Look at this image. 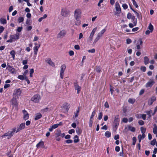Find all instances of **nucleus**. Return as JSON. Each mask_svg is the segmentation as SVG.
<instances>
[{
    "mask_svg": "<svg viewBox=\"0 0 157 157\" xmlns=\"http://www.w3.org/2000/svg\"><path fill=\"white\" fill-rule=\"evenodd\" d=\"M16 128H13L12 129V131H8V132L5 133L2 136V138L5 137H7V139H9L14 134V132L16 131Z\"/></svg>",
    "mask_w": 157,
    "mask_h": 157,
    "instance_id": "nucleus-1",
    "label": "nucleus"
},
{
    "mask_svg": "<svg viewBox=\"0 0 157 157\" xmlns=\"http://www.w3.org/2000/svg\"><path fill=\"white\" fill-rule=\"evenodd\" d=\"M21 93V91L20 88L15 89L13 91V96L18 98Z\"/></svg>",
    "mask_w": 157,
    "mask_h": 157,
    "instance_id": "nucleus-2",
    "label": "nucleus"
},
{
    "mask_svg": "<svg viewBox=\"0 0 157 157\" xmlns=\"http://www.w3.org/2000/svg\"><path fill=\"white\" fill-rule=\"evenodd\" d=\"M106 29H104L102 30L100 32H99L97 35V37L94 40V42L93 44H95L96 42L100 38V37L102 36V35L105 32Z\"/></svg>",
    "mask_w": 157,
    "mask_h": 157,
    "instance_id": "nucleus-3",
    "label": "nucleus"
},
{
    "mask_svg": "<svg viewBox=\"0 0 157 157\" xmlns=\"http://www.w3.org/2000/svg\"><path fill=\"white\" fill-rule=\"evenodd\" d=\"M120 121V119L119 116L118 115H116L115 117V118L113 124L114 125V128L116 129L117 128Z\"/></svg>",
    "mask_w": 157,
    "mask_h": 157,
    "instance_id": "nucleus-4",
    "label": "nucleus"
},
{
    "mask_svg": "<svg viewBox=\"0 0 157 157\" xmlns=\"http://www.w3.org/2000/svg\"><path fill=\"white\" fill-rule=\"evenodd\" d=\"M81 15V10L79 9L75 10V17L77 21H79Z\"/></svg>",
    "mask_w": 157,
    "mask_h": 157,
    "instance_id": "nucleus-5",
    "label": "nucleus"
},
{
    "mask_svg": "<svg viewBox=\"0 0 157 157\" xmlns=\"http://www.w3.org/2000/svg\"><path fill=\"white\" fill-rule=\"evenodd\" d=\"M6 69L11 74H16L17 73V71L15 69L13 66L9 65L8 64L7 65Z\"/></svg>",
    "mask_w": 157,
    "mask_h": 157,
    "instance_id": "nucleus-6",
    "label": "nucleus"
},
{
    "mask_svg": "<svg viewBox=\"0 0 157 157\" xmlns=\"http://www.w3.org/2000/svg\"><path fill=\"white\" fill-rule=\"evenodd\" d=\"M66 68V66L65 64H63L60 67V78L63 79L64 75V72Z\"/></svg>",
    "mask_w": 157,
    "mask_h": 157,
    "instance_id": "nucleus-7",
    "label": "nucleus"
},
{
    "mask_svg": "<svg viewBox=\"0 0 157 157\" xmlns=\"http://www.w3.org/2000/svg\"><path fill=\"white\" fill-rule=\"evenodd\" d=\"M40 96L38 94L34 95L31 98V100L35 102L38 103L39 102L40 99Z\"/></svg>",
    "mask_w": 157,
    "mask_h": 157,
    "instance_id": "nucleus-8",
    "label": "nucleus"
},
{
    "mask_svg": "<svg viewBox=\"0 0 157 157\" xmlns=\"http://www.w3.org/2000/svg\"><path fill=\"white\" fill-rule=\"evenodd\" d=\"M115 7L117 13H121V9L120 5L118 2H116Z\"/></svg>",
    "mask_w": 157,
    "mask_h": 157,
    "instance_id": "nucleus-9",
    "label": "nucleus"
},
{
    "mask_svg": "<svg viewBox=\"0 0 157 157\" xmlns=\"http://www.w3.org/2000/svg\"><path fill=\"white\" fill-rule=\"evenodd\" d=\"M35 45L33 48L34 53L35 55H36L38 49L40 47V44L36 43H35Z\"/></svg>",
    "mask_w": 157,
    "mask_h": 157,
    "instance_id": "nucleus-10",
    "label": "nucleus"
},
{
    "mask_svg": "<svg viewBox=\"0 0 157 157\" xmlns=\"http://www.w3.org/2000/svg\"><path fill=\"white\" fill-rule=\"evenodd\" d=\"M69 13L68 11L66 10L65 9H62L61 11V15L64 17L67 16Z\"/></svg>",
    "mask_w": 157,
    "mask_h": 157,
    "instance_id": "nucleus-11",
    "label": "nucleus"
},
{
    "mask_svg": "<svg viewBox=\"0 0 157 157\" xmlns=\"http://www.w3.org/2000/svg\"><path fill=\"white\" fill-rule=\"evenodd\" d=\"M20 34L17 33L14 35H11L10 36V38H12L13 41L17 40L19 38Z\"/></svg>",
    "mask_w": 157,
    "mask_h": 157,
    "instance_id": "nucleus-12",
    "label": "nucleus"
},
{
    "mask_svg": "<svg viewBox=\"0 0 157 157\" xmlns=\"http://www.w3.org/2000/svg\"><path fill=\"white\" fill-rule=\"evenodd\" d=\"M25 127V124L24 123L21 124L17 128L16 130V132L17 133L19 132L21 130L24 129Z\"/></svg>",
    "mask_w": 157,
    "mask_h": 157,
    "instance_id": "nucleus-13",
    "label": "nucleus"
},
{
    "mask_svg": "<svg viewBox=\"0 0 157 157\" xmlns=\"http://www.w3.org/2000/svg\"><path fill=\"white\" fill-rule=\"evenodd\" d=\"M23 113V119L26 121L29 119V115L27 111L25 109L22 111Z\"/></svg>",
    "mask_w": 157,
    "mask_h": 157,
    "instance_id": "nucleus-14",
    "label": "nucleus"
},
{
    "mask_svg": "<svg viewBox=\"0 0 157 157\" xmlns=\"http://www.w3.org/2000/svg\"><path fill=\"white\" fill-rule=\"evenodd\" d=\"M155 83V82L153 80H150L148 81L146 84V87L147 88H151Z\"/></svg>",
    "mask_w": 157,
    "mask_h": 157,
    "instance_id": "nucleus-15",
    "label": "nucleus"
},
{
    "mask_svg": "<svg viewBox=\"0 0 157 157\" xmlns=\"http://www.w3.org/2000/svg\"><path fill=\"white\" fill-rule=\"evenodd\" d=\"M74 85L75 90H77V93L78 94H79V92L81 90V87L79 86L77 82H75L74 83Z\"/></svg>",
    "mask_w": 157,
    "mask_h": 157,
    "instance_id": "nucleus-16",
    "label": "nucleus"
},
{
    "mask_svg": "<svg viewBox=\"0 0 157 157\" xmlns=\"http://www.w3.org/2000/svg\"><path fill=\"white\" fill-rule=\"evenodd\" d=\"M55 135L56 136L59 137L60 136L61 138H63L65 136V134L64 133H62L61 131L59 130L57 131V132L55 133Z\"/></svg>",
    "mask_w": 157,
    "mask_h": 157,
    "instance_id": "nucleus-17",
    "label": "nucleus"
},
{
    "mask_svg": "<svg viewBox=\"0 0 157 157\" xmlns=\"http://www.w3.org/2000/svg\"><path fill=\"white\" fill-rule=\"evenodd\" d=\"M66 32L64 30H62L60 32L58 35V38H60L66 35Z\"/></svg>",
    "mask_w": 157,
    "mask_h": 157,
    "instance_id": "nucleus-18",
    "label": "nucleus"
},
{
    "mask_svg": "<svg viewBox=\"0 0 157 157\" xmlns=\"http://www.w3.org/2000/svg\"><path fill=\"white\" fill-rule=\"evenodd\" d=\"M156 98L155 96L152 97L148 101V104L149 105H151L156 100Z\"/></svg>",
    "mask_w": 157,
    "mask_h": 157,
    "instance_id": "nucleus-19",
    "label": "nucleus"
},
{
    "mask_svg": "<svg viewBox=\"0 0 157 157\" xmlns=\"http://www.w3.org/2000/svg\"><path fill=\"white\" fill-rule=\"evenodd\" d=\"M17 98L13 96V98L11 100V102L12 104L14 105H17Z\"/></svg>",
    "mask_w": 157,
    "mask_h": 157,
    "instance_id": "nucleus-20",
    "label": "nucleus"
},
{
    "mask_svg": "<svg viewBox=\"0 0 157 157\" xmlns=\"http://www.w3.org/2000/svg\"><path fill=\"white\" fill-rule=\"evenodd\" d=\"M47 61L48 63L50 65L53 67H55V65L54 63L50 59H48Z\"/></svg>",
    "mask_w": 157,
    "mask_h": 157,
    "instance_id": "nucleus-21",
    "label": "nucleus"
},
{
    "mask_svg": "<svg viewBox=\"0 0 157 157\" xmlns=\"http://www.w3.org/2000/svg\"><path fill=\"white\" fill-rule=\"evenodd\" d=\"M42 115L40 113H38L36 114L35 117V120L36 121L40 118L42 117Z\"/></svg>",
    "mask_w": 157,
    "mask_h": 157,
    "instance_id": "nucleus-22",
    "label": "nucleus"
},
{
    "mask_svg": "<svg viewBox=\"0 0 157 157\" xmlns=\"http://www.w3.org/2000/svg\"><path fill=\"white\" fill-rule=\"evenodd\" d=\"M44 146V142L43 141H40L36 145V147L37 148H39L40 147H43Z\"/></svg>",
    "mask_w": 157,
    "mask_h": 157,
    "instance_id": "nucleus-23",
    "label": "nucleus"
},
{
    "mask_svg": "<svg viewBox=\"0 0 157 157\" xmlns=\"http://www.w3.org/2000/svg\"><path fill=\"white\" fill-rule=\"evenodd\" d=\"M76 132L78 135H79L82 133V130L81 128L77 127L76 129Z\"/></svg>",
    "mask_w": 157,
    "mask_h": 157,
    "instance_id": "nucleus-24",
    "label": "nucleus"
},
{
    "mask_svg": "<svg viewBox=\"0 0 157 157\" xmlns=\"http://www.w3.org/2000/svg\"><path fill=\"white\" fill-rule=\"evenodd\" d=\"M144 63L145 65H147L149 63V59L147 56H145L144 58Z\"/></svg>",
    "mask_w": 157,
    "mask_h": 157,
    "instance_id": "nucleus-25",
    "label": "nucleus"
},
{
    "mask_svg": "<svg viewBox=\"0 0 157 157\" xmlns=\"http://www.w3.org/2000/svg\"><path fill=\"white\" fill-rule=\"evenodd\" d=\"M137 24V20H136V21H134L133 22V24L130 23L129 24V26L131 28H133L134 26H135Z\"/></svg>",
    "mask_w": 157,
    "mask_h": 157,
    "instance_id": "nucleus-26",
    "label": "nucleus"
},
{
    "mask_svg": "<svg viewBox=\"0 0 157 157\" xmlns=\"http://www.w3.org/2000/svg\"><path fill=\"white\" fill-rule=\"evenodd\" d=\"M64 105L63 106V108L64 109H65L66 111L67 112L68 111V110L69 109V105L67 103H64Z\"/></svg>",
    "mask_w": 157,
    "mask_h": 157,
    "instance_id": "nucleus-27",
    "label": "nucleus"
},
{
    "mask_svg": "<svg viewBox=\"0 0 157 157\" xmlns=\"http://www.w3.org/2000/svg\"><path fill=\"white\" fill-rule=\"evenodd\" d=\"M146 113L147 115L149 117H150L151 116V114H152V111L151 110H150L149 111H146L144 112Z\"/></svg>",
    "mask_w": 157,
    "mask_h": 157,
    "instance_id": "nucleus-28",
    "label": "nucleus"
},
{
    "mask_svg": "<svg viewBox=\"0 0 157 157\" xmlns=\"http://www.w3.org/2000/svg\"><path fill=\"white\" fill-rule=\"evenodd\" d=\"M79 141L78 137L77 135H75L74 137V142L75 143H77Z\"/></svg>",
    "mask_w": 157,
    "mask_h": 157,
    "instance_id": "nucleus-29",
    "label": "nucleus"
},
{
    "mask_svg": "<svg viewBox=\"0 0 157 157\" xmlns=\"http://www.w3.org/2000/svg\"><path fill=\"white\" fill-rule=\"evenodd\" d=\"M153 132L154 134L157 133V126L155 124L153 125Z\"/></svg>",
    "mask_w": 157,
    "mask_h": 157,
    "instance_id": "nucleus-30",
    "label": "nucleus"
},
{
    "mask_svg": "<svg viewBox=\"0 0 157 157\" xmlns=\"http://www.w3.org/2000/svg\"><path fill=\"white\" fill-rule=\"evenodd\" d=\"M128 129L132 132H134L135 131L136 129L133 127L129 125L128 127Z\"/></svg>",
    "mask_w": 157,
    "mask_h": 157,
    "instance_id": "nucleus-31",
    "label": "nucleus"
},
{
    "mask_svg": "<svg viewBox=\"0 0 157 157\" xmlns=\"http://www.w3.org/2000/svg\"><path fill=\"white\" fill-rule=\"evenodd\" d=\"M79 112V108L78 107L76 110V112L75 113V116L73 117H75V118L77 117L78 115V113Z\"/></svg>",
    "mask_w": 157,
    "mask_h": 157,
    "instance_id": "nucleus-32",
    "label": "nucleus"
},
{
    "mask_svg": "<svg viewBox=\"0 0 157 157\" xmlns=\"http://www.w3.org/2000/svg\"><path fill=\"white\" fill-rule=\"evenodd\" d=\"M15 52L14 50H12L10 52V54L12 56V57L13 58V59H15Z\"/></svg>",
    "mask_w": 157,
    "mask_h": 157,
    "instance_id": "nucleus-33",
    "label": "nucleus"
},
{
    "mask_svg": "<svg viewBox=\"0 0 157 157\" xmlns=\"http://www.w3.org/2000/svg\"><path fill=\"white\" fill-rule=\"evenodd\" d=\"M1 23L2 24H5L6 23V19L4 18H1L0 19Z\"/></svg>",
    "mask_w": 157,
    "mask_h": 157,
    "instance_id": "nucleus-34",
    "label": "nucleus"
},
{
    "mask_svg": "<svg viewBox=\"0 0 157 157\" xmlns=\"http://www.w3.org/2000/svg\"><path fill=\"white\" fill-rule=\"evenodd\" d=\"M105 135L107 138H109L111 136V133L109 131H106L105 133Z\"/></svg>",
    "mask_w": 157,
    "mask_h": 157,
    "instance_id": "nucleus-35",
    "label": "nucleus"
},
{
    "mask_svg": "<svg viewBox=\"0 0 157 157\" xmlns=\"http://www.w3.org/2000/svg\"><path fill=\"white\" fill-rule=\"evenodd\" d=\"M136 101V100L134 99L133 98H129L128 100V101L129 103L133 104Z\"/></svg>",
    "mask_w": 157,
    "mask_h": 157,
    "instance_id": "nucleus-36",
    "label": "nucleus"
},
{
    "mask_svg": "<svg viewBox=\"0 0 157 157\" xmlns=\"http://www.w3.org/2000/svg\"><path fill=\"white\" fill-rule=\"evenodd\" d=\"M148 29L150 30V32L151 33L153 30V26L151 23H150L148 27Z\"/></svg>",
    "mask_w": 157,
    "mask_h": 157,
    "instance_id": "nucleus-37",
    "label": "nucleus"
},
{
    "mask_svg": "<svg viewBox=\"0 0 157 157\" xmlns=\"http://www.w3.org/2000/svg\"><path fill=\"white\" fill-rule=\"evenodd\" d=\"M95 114V110H94L92 112V114L90 118V119L93 120V117Z\"/></svg>",
    "mask_w": 157,
    "mask_h": 157,
    "instance_id": "nucleus-38",
    "label": "nucleus"
},
{
    "mask_svg": "<svg viewBox=\"0 0 157 157\" xmlns=\"http://www.w3.org/2000/svg\"><path fill=\"white\" fill-rule=\"evenodd\" d=\"M143 44V42L141 40H140L139 44H137L136 45V48L138 49H139L140 48V45H142Z\"/></svg>",
    "mask_w": 157,
    "mask_h": 157,
    "instance_id": "nucleus-39",
    "label": "nucleus"
},
{
    "mask_svg": "<svg viewBox=\"0 0 157 157\" xmlns=\"http://www.w3.org/2000/svg\"><path fill=\"white\" fill-rule=\"evenodd\" d=\"M93 36L90 35L89 38L88 39V41L89 43H91V41L93 40Z\"/></svg>",
    "mask_w": 157,
    "mask_h": 157,
    "instance_id": "nucleus-40",
    "label": "nucleus"
},
{
    "mask_svg": "<svg viewBox=\"0 0 157 157\" xmlns=\"http://www.w3.org/2000/svg\"><path fill=\"white\" fill-rule=\"evenodd\" d=\"M132 1L133 5L136 8H138V6L137 4V3L135 0H132Z\"/></svg>",
    "mask_w": 157,
    "mask_h": 157,
    "instance_id": "nucleus-41",
    "label": "nucleus"
},
{
    "mask_svg": "<svg viewBox=\"0 0 157 157\" xmlns=\"http://www.w3.org/2000/svg\"><path fill=\"white\" fill-rule=\"evenodd\" d=\"M156 142V140L155 139H154L151 142V144L152 145L154 146Z\"/></svg>",
    "mask_w": 157,
    "mask_h": 157,
    "instance_id": "nucleus-42",
    "label": "nucleus"
},
{
    "mask_svg": "<svg viewBox=\"0 0 157 157\" xmlns=\"http://www.w3.org/2000/svg\"><path fill=\"white\" fill-rule=\"evenodd\" d=\"M140 130L142 133H145L146 131V129L144 127H142L140 128Z\"/></svg>",
    "mask_w": 157,
    "mask_h": 157,
    "instance_id": "nucleus-43",
    "label": "nucleus"
},
{
    "mask_svg": "<svg viewBox=\"0 0 157 157\" xmlns=\"http://www.w3.org/2000/svg\"><path fill=\"white\" fill-rule=\"evenodd\" d=\"M23 21H24L23 17H19L18 19V21L19 23H21V22H23Z\"/></svg>",
    "mask_w": 157,
    "mask_h": 157,
    "instance_id": "nucleus-44",
    "label": "nucleus"
},
{
    "mask_svg": "<svg viewBox=\"0 0 157 157\" xmlns=\"http://www.w3.org/2000/svg\"><path fill=\"white\" fill-rule=\"evenodd\" d=\"M133 142H132V145H135L136 144V137H133L132 138Z\"/></svg>",
    "mask_w": 157,
    "mask_h": 157,
    "instance_id": "nucleus-45",
    "label": "nucleus"
},
{
    "mask_svg": "<svg viewBox=\"0 0 157 157\" xmlns=\"http://www.w3.org/2000/svg\"><path fill=\"white\" fill-rule=\"evenodd\" d=\"M93 120L90 119L89 121V126L90 127H91L92 126V124L93 123Z\"/></svg>",
    "mask_w": 157,
    "mask_h": 157,
    "instance_id": "nucleus-46",
    "label": "nucleus"
},
{
    "mask_svg": "<svg viewBox=\"0 0 157 157\" xmlns=\"http://www.w3.org/2000/svg\"><path fill=\"white\" fill-rule=\"evenodd\" d=\"M20 80H23L25 79V78L23 75H19L17 77Z\"/></svg>",
    "mask_w": 157,
    "mask_h": 157,
    "instance_id": "nucleus-47",
    "label": "nucleus"
},
{
    "mask_svg": "<svg viewBox=\"0 0 157 157\" xmlns=\"http://www.w3.org/2000/svg\"><path fill=\"white\" fill-rule=\"evenodd\" d=\"M140 70L143 72H145L146 70V68L145 66H142L140 67Z\"/></svg>",
    "mask_w": 157,
    "mask_h": 157,
    "instance_id": "nucleus-48",
    "label": "nucleus"
},
{
    "mask_svg": "<svg viewBox=\"0 0 157 157\" xmlns=\"http://www.w3.org/2000/svg\"><path fill=\"white\" fill-rule=\"evenodd\" d=\"M48 108H44L43 109H42L41 110V112L43 113H44V112H47L48 111Z\"/></svg>",
    "mask_w": 157,
    "mask_h": 157,
    "instance_id": "nucleus-49",
    "label": "nucleus"
},
{
    "mask_svg": "<svg viewBox=\"0 0 157 157\" xmlns=\"http://www.w3.org/2000/svg\"><path fill=\"white\" fill-rule=\"evenodd\" d=\"M102 117V112H100L99 114L98 118L99 120H101V119Z\"/></svg>",
    "mask_w": 157,
    "mask_h": 157,
    "instance_id": "nucleus-50",
    "label": "nucleus"
},
{
    "mask_svg": "<svg viewBox=\"0 0 157 157\" xmlns=\"http://www.w3.org/2000/svg\"><path fill=\"white\" fill-rule=\"evenodd\" d=\"M88 52L89 53H94L95 52V49L93 48L88 50Z\"/></svg>",
    "mask_w": 157,
    "mask_h": 157,
    "instance_id": "nucleus-51",
    "label": "nucleus"
},
{
    "mask_svg": "<svg viewBox=\"0 0 157 157\" xmlns=\"http://www.w3.org/2000/svg\"><path fill=\"white\" fill-rule=\"evenodd\" d=\"M132 16L130 13H128L127 15V18L129 19H131Z\"/></svg>",
    "mask_w": 157,
    "mask_h": 157,
    "instance_id": "nucleus-52",
    "label": "nucleus"
},
{
    "mask_svg": "<svg viewBox=\"0 0 157 157\" xmlns=\"http://www.w3.org/2000/svg\"><path fill=\"white\" fill-rule=\"evenodd\" d=\"M136 15L137 17H138V18L139 19H142V16L141 15L140 16V14L138 13H136Z\"/></svg>",
    "mask_w": 157,
    "mask_h": 157,
    "instance_id": "nucleus-53",
    "label": "nucleus"
},
{
    "mask_svg": "<svg viewBox=\"0 0 157 157\" xmlns=\"http://www.w3.org/2000/svg\"><path fill=\"white\" fill-rule=\"evenodd\" d=\"M122 7L124 10H126L128 8V5L126 4H124L122 5Z\"/></svg>",
    "mask_w": 157,
    "mask_h": 157,
    "instance_id": "nucleus-54",
    "label": "nucleus"
},
{
    "mask_svg": "<svg viewBox=\"0 0 157 157\" xmlns=\"http://www.w3.org/2000/svg\"><path fill=\"white\" fill-rule=\"evenodd\" d=\"M142 118L144 120H145L146 118V114H141Z\"/></svg>",
    "mask_w": 157,
    "mask_h": 157,
    "instance_id": "nucleus-55",
    "label": "nucleus"
},
{
    "mask_svg": "<svg viewBox=\"0 0 157 157\" xmlns=\"http://www.w3.org/2000/svg\"><path fill=\"white\" fill-rule=\"evenodd\" d=\"M65 142L67 144H71V143H72L73 141H72V140H71L69 139V140H67L65 141Z\"/></svg>",
    "mask_w": 157,
    "mask_h": 157,
    "instance_id": "nucleus-56",
    "label": "nucleus"
},
{
    "mask_svg": "<svg viewBox=\"0 0 157 157\" xmlns=\"http://www.w3.org/2000/svg\"><path fill=\"white\" fill-rule=\"evenodd\" d=\"M132 42V40L131 39L128 38L126 40V43L127 44H129Z\"/></svg>",
    "mask_w": 157,
    "mask_h": 157,
    "instance_id": "nucleus-57",
    "label": "nucleus"
},
{
    "mask_svg": "<svg viewBox=\"0 0 157 157\" xmlns=\"http://www.w3.org/2000/svg\"><path fill=\"white\" fill-rule=\"evenodd\" d=\"M139 124L141 125H142L144 124V122L142 120H140L138 121Z\"/></svg>",
    "mask_w": 157,
    "mask_h": 157,
    "instance_id": "nucleus-58",
    "label": "nucleus"
},
{
    "mask_svg": "<svg viewBox=\"0 0 157 157\" xmlns=\"http://www.w3.org/2000/svg\"><path fill=\"white\" fill-rule=\"evenodd\" d=\"M75 132V130L74 129H71L69 130L68 133L70 134H72L73 133H74Z\"/></svg>",
    "mask_w": 157,
    "mask_h": 157,
    "instance_id": "nucleus-59",
    "label": "nucleus"
},
{
    "mask_svg": "<svg viewBox=\"0 0 157 157\" xmlns=\"http://www.w3.org/2000/svg\"><path fill=\"white\" fill-rule=\"evenodd\" d=\"M110 91L111 92V93L112 95L113 94V87H112L111 85L110 86Z\"/></svg>",
    "mask_w": 157,
    "mask_h": 157,
    "instance_id": "nucleus-60",
    "label": "nucleus"
},
{
    "mask_svg": "<svg viewBox=\"0 0 157 157\" xmlns=\"http://www.w3.org/2000/svg\"><path fill=\"white\" fill-rule=\"evenodd\" d=\"M144 89L141 90L139 92V95H142V94H143L144 93Z\"/></svg>",
    "mask_w": 157,
    "mask_h": 157,
    "instance_id": "nucleus-61",
    "label": "nucleus"
},
{
    "mask_svg": "<svg viewBox=\"0 0 157 157\" xmlns=\"http://www.w3.org/2000/svg\"><path fill=\"white\" fill-rule=\"evenodd\" d=\"M115 150L117 152H119L120 150V147L118 146H117L115 147Z\"/></svg>",
    "mask_w": 157,
    "mask_h": 157,
    "instance_id": "nucleus-62",
    "label": "nucleus"
},
{
    "mask_svg": "<svg viewBox=\"0 0 157 157\" xmlns=\"http://www.w3.org/2000/svg\"><path fill=\"white\" fill-rule=\"evenodd\" d=\"M52 128H53V129H55L57 128L58 126V125L57 124H55L53 125L52 126Z\"/></svg>",
    "mask_w": 157,
    "mask_h": 157,
    "instance_id": "nucleus-63",
    "label": "nucleus"
},
{
    "mask_svg": "<svg viewBox=\"0 0 157 157\" xmlns=\"http://www.w3.org/2000/svg\"><path fill=\"white\" fill-rule=\"evenodd\" d=\"M4 28L2 26H1L0 27V34L1 33L4 31Z\"/></svg>",
    "mask_w": 157,
    "mask_h": 157,
    "instance_id": "nucleus-64",
    "label": "nucleus"
}]
</instances>
